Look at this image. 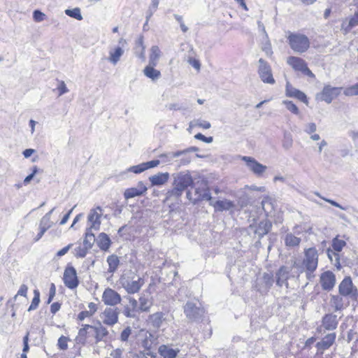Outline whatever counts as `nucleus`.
<instances>
[{
	"mask_svg": "<svg viewBox=\"0 0 358 358\" xmlns=\"http://www.w3.org/2000/svg\"><path fill=\"white\" fill-rule=\"evenodd\" d=\"M92 325L84 324L83 327L78 331V336L76 338V341L79 344H85L87 339V336L92 334Z\"/></svg>",
	"mask_w": 358,
	"mask_h": 358,
	"instance_id": "nucleus-29",
	"label": "nucleus"
},
{
	"mask_svg": "<svg viewBox=\"0 0 358 358\" xmlns=\"http://www.w3.org/2000/svg\"><path fill=\"white\" fill-rule=\"evenodd\" d=\"M164 320V314L162 312H157L148 317L149 322L155 328H159Z\"/></svg>",
	"mask_w": 358,
	"mask_h": 358,
	"instance_id": "nucleus-34",
	"label": "nucleus"
},
{
	"mask_svg": "<svg viewBox=\"0 0 358 358\" xmlns=\"http://www.w3.org/2000/svg\"><path fill=\"white\" fill-rule=\"evenodd\" d=\"M184 313L189 320L196 321L201 318L204 311L196 303L187 301L184 306Z\"/></svg>",
	"mask_w": 358,
	"mask_h": 358,
	"instance_id": "nucleus-7",
	"label": "nucleus"
},
{
	"mask_svg": "<svg viewBox=\"0 0 358 358\" xmlns=\"http://www.w3.org/2000/svg\"><path fill=\"white\" fill-rule=\"evenodd\" d=\"M91 229H87L85 233V237L83 241V245L87 248L90 249L95 241L94 235L90 231Z\"/></svg>",
	"mask_w": 358,
	"mask_h": 358,
	"instance_id": "nucleus-41",
	"label": "nucleus"
},
{
	"mask_svg": "<svg viewBox=\"0 0 358 358\" xmlns=\"http://www.w3.org/2000/svg\"><path fill=\"white\" fill-rule=\"evenodd\" d=\"M285 93L287 96L296 98L306 104L308 103L306 95L303 92L292 87L289 83H287Z\"/></svg>",
	"mask_w": 358,
	"mask_h": 358,
	"instance_id": "nucleus-20",
	"label": "nucleus"
},
{
	"mask_svg": "<svg viewBox=\"0 0 358 358\" xmlns=\"http://www.w3.org/2000/svg\"><path fill=\"white\" fill-rule=\"evenodd\" d=\"M182 155H184L183 151L164 153L159 155V158L161 159L160 162L163 163H171L174 158L178 157Z\"/></svg>",
	"mask_w": 358,
	"mask_h": 358,
	"instance_id": "nucleus-38",
	"label": "nucleus"
},
{
	"mask_svg": "<svg viewBox=\"0 0 358 358\" xmlns=\"http://www.w3.org/2000/svg\"><path fill=\"white\" fill-rule=\"evenodd\" d=\"M28 287L26 285L23 284L20 286L19 290L17 291V294L15 296V299L17 298V296H22L26 297L27 294Z\"/></svg>",
	"mask_w": 358,
	"mask_h": 358,
	"instance_id": "nucleus-59",
	"label": "nucleus"
},
{
	"mask_svg": "<svg viewBox=\"0 0 358 358\" xmlns=\"http://www.w3.org/2000/svg\"><path fill=\"white\" fill-rule=\"evenodd\" d=\"M97 245L102 250H107L110 245V239L105 233H101L96 240Z\"/></svg>",
	"mask_w": 358,
	"mask_h": 358,
	"instance_id": "nucleus-36",
	"label": "nucleus"
},
{
	"mask_svg": "<svg viewBox=\"0 0 358 358\" xmlns=\"http://www.w3.org/2000/svg\"><path fill=\"white\" fill-rule=\"evenodd\" d=\"M63 279L64 285L69 289H75L78 285L79 281L77 273L75 268L72 266H69L66 268Z\"/></svg>",
	"mask_w": 358,
	"mask_h": 358,
	"instance_id": "nucleus-8",
	"label": "nucleus"
},
{
	"mask_svg": "<svg viewBox=\"0 0 358 358\" xmlns=\"http://www.w3.org/2000/svg\"><path fill=\"white\" fill-rule=\"evenodd\" d=\"M124 53V50L120 47H117L114 50H110L109 52L108 60L113 64H116L120 59V57Z\"/></svg>",
	"mask_w": 358,
	"mask_h": 358,
	"instance_id": "nucleus-37",
	"label": "nucleus"
},
{
	"mask_svg": "<svg viewBox=\"0 0 358 358\" xmlns=\"http://www.w3.org/2000/svg\"><path fill=\"white\" fill-rule=\"evenodd\" d=\"M143 164H144V166H145V170H147L148 169H151V168L157 166L160 164V160H159V159L152 160L150 162H144Z\"/></svg>",
	"mask_w": 358,
	"mask_h": 358,
	"instance_id": "nucleus-58",
	"label": "nucleus"
},
{
	"mask_svg": "<svg viewBox=\"0 0 358 358\" xmlns=\"http://www.w3.org/2000/svg\"><path fill=\"white\" fill-rule=\"evenodd\" d=\"M57 89L59 91V96H62L69 92V89L63 80L59 81V85Z\"/></svg>",
	"mask_w": 358,
	"mask_h": 358,
	"instance_id": "nucleus-53",
	"label": "nucleus"
},
{
	"mask_svg": "<svg viewBox=\"0 0 358 358\" xmlns=\"http://www.w3.org/2000/svg\"><path fill=\"white\" fill-rule=\"evenodd\" d=\"M350 24L348 25V27H357L358 26V12L355 13L353 16H352L350 18Z\"/></svg>",
	"mask_w": 358,
	"mask_h": 358,
	"instance_id": "nucleus-63",
	"label": "nucleus"
},
{
	"mask_svg": "<svg viewBox=\"0 0 358 358\" xmlns=\"http://www.w3.org/2000/svg\"><path fill=\"white\" fill-rule=\"evenodd\" d=\"M173 185H176L183 191L194 184L193 178L189 171H181L173 175Z\"/></svg>",
	"mask_w": 358,
	"mask_h": 358,
	"instance_id": "nucleus-4",
	"label": "nucleus"
},
{
	"mask_svg": "<svg viewBox=\"0 0 358 358\" xmlns=\"http://www.w3.org/2000/svg\"><path fill=\"white\" fill-rule=\"evenodd\" d=\"M288 43L290 48L298 53H303L306 52L310 47V41L308 38L301 34L290 33L287 37Z\"/></svg>",
	"mask_w": 358,
	"mask_h": 358,
	"instance_id": "nucleus-3",
	"label": "nucleus"
},
{
	"mask_svg": "<svg viewBox=\"0 0 358 358\" xmlns=\"http://www.w3.org/2000/svg\"><path fill=\"white\" fill-rule=\"evenodd\" d=\"M341 87L324 86L320 94L321 99L327 103H331L341 94Z\"/></svg>",
	"mask_w": 358,
	"mask_h": 358,
	"instance_id": "nucleus-15",
	"label": "nucleus"
},
{
	"mask_svg": "<svg viewBox=\"0 0 358 358\" xmlns=\"http://www.w3.org/2000/svg\"><path fill=\"white\" fill-rule=\"evenodd\" d=\"M131 334V329L129 327L125 328L120 334L122 341H127Z\"/></svg>",
	"mask_w": 358,
	"mask_h": 358,
	"instance_id": "nucleus-55",
	"label": "nucleus"
},
{
	"mask_svg": "<svg viewBox=\"0 0 358 358\" xmlns=\"http://www.w3.org/2000/svg\"><path fill=\"white\" fill-rule=\"evenodd\" d=\"M258 63V74L262 81L264 83L273 85L275 81L273 77L271 67L269 64L262 58L259 59Z\"/></svg>",
	"mask_w": 358,
	"mask_h": 358,
	"instance_id": "nucleus-5",
	"label": "nucleus"
},
{
	"mask_svg": "<svg viewBox=\"0 0 358 358\" xmlns=\"http://www.w3.org/2000/svg\"><path fill=\"white\" fill-rule=\"evenodd\" d=\"M187 62L196 70H199L201 68V64L198 59L189 57L187 59Z\"/></svg>",
	"mask_w": 358,
	"mask_h": 358,
	"instance_id": "nucleus-61",
	"label": "nucleus"
},
{
	"mask_svg": "<svg viewBox=\"0 0 358 358\" xmlns=\"http://www.w3.org/2000/svg\"><path fill=\"white\" fill-rule=\"evenodd\" d=\"M145 166H144V164L141 163L140 164H138V165H136V166H132L129 167L127 169V171L133 172V173H134L136 174H139V173L143 172L144 171H145Z\"/></svg>",
	"mask_w": 358,
	"mask_h": 358,
	"instance_id": "nucleus-48",
	"label": "nucleus"
},
{
	"mask_svg": "<svg viewBox=\"0 0 358 358\" xmlns=\"http://www.w3.org/2000/svg\"><path fill=\"white\" fill-rule=\"evenodd\" d=\"M68 338L64 336H62L58 340V346L61 350H65L68 348Z\"/></svg>",
	"mask_w": 358,
	"mask_h": 358,
	"instance_id": "nucleus-52",
	"label": "nucleus"
},
{
	"mask_svg": "<svg viewBox=\"0 0 358 358\" xmlns=\"http://www.w3.org/2000/svg\"><path fill=\"white\" fill-rule=\"evenodd\" d=\"M210 205H212L217 211L229 210L235 207L234 203L227 199L217 200L215 202H211Z\"/></svg>",
	"mask_w": 358,
	"mask_h": 358,
	"instance_id": "nucleus-27",
	"label": "nucleus"
},
{
	"mask_svg": "<svg viewBox=\"0 0 358 358\" xmlns=\"http://www.w3.org/2000/svg\"><path fill=\"white\" fill-rule=\"evenodd\" d=\"M315 194L335 207L339 208L340 209L344 210H346L348 209V207H343L341 205H340L338 202H336L332 199L324 198V197L322 196L319 193H315Z\"/></svg>",
	"mask_w": 358,
	"mask_h": 358,
	"instance_id": "nucleus-50",
	"label": "nucleus"
},
{
	"mask_svg": "<svg viewBox=\"0 0 358 358\" xmlns=\"http://www.w3.org/2000/svg\"><path fill=\"white\" fill-rule=\"evenodd\" d=\"M318 266V252L315 248H309L304 250V257L301 263L299 261L295 260L293 263L292 268H296L299 273L306 272V278L311 279L313 273L315 271Z\"/></svg>",
	"mask_w": 358,
	"mask_h": 358,
	"instance_id": "nucleus-1",
	"label": "nucleus"
},
{
	"mask_svg": "<svg viewBox=\"0 0 358 358\" xmlns=\"http://www.w3.org/2000/svg\"><path fill=\"white\" fill-rule=\"evenodd\" d=\"M327 254L330 261L332 263L334 261V265L339 269L341 268V264L338 253L329 248L327 250Z\"/></svg>",
	"mask_w": 358,
	"mask_h": 358,
	"instance_id": "nucleus-42",
	"label": "nucleus"
},
{
	"mask_svg": "<svg viewBox=\"0 0 358 358\" xmlns=\"http://www.w3.org/2000/svg\"><path fill=\"white\" fill-rule=\"evenodd\" d=\"M321 322V326L317 328V331L319 332L322 331V328L327 331L334 330L337 328L338 324L337 316L332 313L324 315L322 319Z\"/></svg>",
	"mask_w": 358,
	"mask_h": 358,
	"instance_id": "nucleus-12",
	"label": "nucleus"
},
{
	"mask_svg": "<svg viewBox=\"0 0 358 358\" xmlns=\"http://www.w3.org/2000/svg\"><path fill=\"white\" fill-rule=\"evenodd\" d=\"M34 298L32 299L31 305L28 308V311L36 310L40 303V292L38 289L34 290Z\"/></svg>",
	"mask_w": 358,
	"mask_h": 358,
	"instance_id": "nucleus-43",
	"label": "nucleus"
},
{
	"mask_svg": "<svg viewBox=\"0 0 358 358\" xmlns=\"http://www.w3.org/2000/svg\"><path fill=\"white\" fill-rule=\"evenodd\" d=\"M241 159L245 162L248 169L257 176H261L267 169L266 166L260 164L253 157L243 156Z\"/></svg>",
	"mask_w": 358,
	"mask_h": 358,
	"instance_id": "nucleus-10",
	"label": "nucleus"
},
{
	"mask_svg": "<svg viewBox=\"0 0 358 358\" xmlns=\"http://www.w3.org/2000/svg\"><path fill=\"white\" fill-rule=\"evenodd\" d=\"M301 238L295 236L292 233H288L285 237V243L288 247H296L300 244Z\"/></svg>",
	"mask_w": 358,
	"mask_h": 358,
	"instance_id": "nucleus-39",
	"label": "nucleus"
},
{
	"mask_svg": "<svg viewBox=\"0 0 358 358\" xmlns=\"http://www.w3.org/2000/svg\"><path fill=\"white\" fill-rule=\"evenodd\" d=\"M102 215V208L97 206L96 208L91 209L87 216L88 222L90 224V229L99 230L101 225V217Z\"/></svg>",
	"mask_w": 358,
	"mask_h": 358,
	"instance_id": "nucleus-11",
	"label": "nucleus"
},
{
	"mask_svg": "<svg viewBox=\"0 0 358 358\" xmlns=\"http://www.w3.org/2000/svg\"><path fill=\"white\" fill-rule=\"evenodd\" d=\"M89 249L87 248L85 246L81 247L78 246L76 248H75V255L77 257H85L87 253V250Z\"/></svg>",
	"mask_w": 358,
	"mask_h": 358,
	"instance_id": "nucleus-49",
	"label": "nucleus"
},
{
	"mask_svg": "<svg viewBox=\"0 0 358 358\" xmlns=\"http://www.w3.org/2000/svg\"><path fill=\"white\" fill-rule=\"evenodd\" d=\"M158 352L163 358H176L180 352V350L173 348L169 345H162L158 348Z\"/></svg>",
	"mask_w": 358,
	"mask_h": 358,
	"instance_id": "nucleus-24",
	"label": "nucleus"
},
{
	"mask_svg": "<svg viewBox=\"0 0 358 358\" xmlns=\"http://www.w3.org/2000/svg\"><path fill=\"white\" fill-rule=\"evenodd\" d=\"M343 94L348 96H353L358 95V83L353 85L346 87L343 91Z\"/></svg>",
	"mask_w": 358,
	"mask_h": 358,
	"instance_id": "nucleus-45",
	"label": "nucleus"
},
{
	"mask_svg": "<svg viewBox=\"0 0 358 358\" xmlns=\"http://www.w3.org/2000/svg\"><path fill=\"white\" fill-rule=\"evenodd\" d=\"M169 178V173H158L156 175L152 176L149 178V180L153 186H159L165 184Z\"/></svg>",
	"mask_w": 358,
	"mask_h": 358,
	"instance_id": "nucleus-30",
	"label": "nucleus"
},
{
	"mask_svg": "<svg viewBox=\"0 0 358 358\" xmlns=\"http://www.w3.org/2000/svg\"><path fill=\"white\" fill-rule=\"evenodd\" d=\"M336 333L328 334L322 339L321 341L317 343L316 348L318 350H326L334 344L336 341Z\"/></svg>",
	"mask_w": 358,
	"mask_h": 358,
	"instance_id": "nucleus-23",
	"label": "nucleus"
},
{
	"mask_svg": "<svg viewBox=\"0 0 358 358\" xmlns=\"http://www.w3.org/2000/svg\"><path fill=\"white\" fill-rule=\"evenodd\" d=\"M196 125L205 129H210L211 127V124L209 122L201 120H197Z\"/></svg>",
	"mask_w": 358,
	"mask_h": 358,
	"instance_id": "nucleus-62",
	"label": "nucleus"
},
{
	"mask_svg": "<svg viewBox=\"0 0 358 358\" xmlns=\"http://www.w3.org/2000/svg\"><path fill=\"white\" fill-rule=\"evenodd\" d=\"M127 299L129 303L124 306L122 313L126 317L134 318L138 311V301L131 296H128Z\"/></svg>",
	"mask_w": 358,
	"mask_h": 358,
	"instance_id": "nucleus-18",
	"label": "nucleus"
},
{
	"mask_svg": "<svg viewBox=\"0 0 358 358\" xmlns=\"http://www.w3.org/2000/svg\"><path fill=\"white\" fill-rule=\"evenodd\" d=\"M108 334V331L101 323L92 326V335L94 336L96 343L102 341Z\"/></svg>",
	"mask_w": 358,
	"mask_h": 358,
	"instance_id": "nucleus-26",
	"label": "nucleus"
},
{
	"mask_svg": "<svg viewBox=\"0 0 358 358\" xmlns=\"http://www.w3.org/2000/svg\"><path fill=\"white\" fill-rule=\"evenodd\" d=\"M317 129V126L315 123L310 122L306 125L305 132L308 134L314 133Z\"/></svg>",
	"mask_w": 358,
	"mask_h": 358,
	"instance_id": "nucleus-60",
	"label": "nucleus"
},
{
	"mask_svg": "<svg viewBox=\"0 0 358 358\" xmlns=\"http://www.w3.org/2000/svg\"><path fill=\"white\" fill-rule=\"evenodd\" d=\"M183 192L182 189L176 185H173V188L166 192L164 201L170 202L171 204L178 203Z\"/></svg>",
	"mask_w": 358,
	"mask_h": 358,
	"instance_id": "nucleus-21",
	"label": "nucleus"
},
{
	"mask_svg": "<svg viewBox=\"0 0 358 358\" xmlns=\"http://www.w3.org/2000/svg\"><path fill=\"white\" fill-rule=\"evenodd\" d=\"M350 24V20H348L347 19L343 20L341 24V29L344 31L345 34L348 33L353 27H348V25Z\"/></svg>",
	"mask_w": 358,
	"mask_h": 358,
	"instance_id": "nucleus-64",
	"label": "nucleus"
},
{
	"mask_svg": "<svg viewBox=\"0 0 358 358\" xmlns=\"http://www.w3.org/2000/svg\"><path fill=\"white\" fill-rule=\"evenodd\" d=\"M287 63L295 71H301L309 78H315L314 73L309 69L306 62L303 59L291 56L287 58Z\"/></svg>",
	"mask_w": 358,
	"mask_h": 358,
	"instance_id": "nucleus-6",
	"label": "nucleus"
},
{
	"mask_svg": "<svg viewBox=\"0 0 358 358\" xmlns=\"http://www.w3.org/2000/svg\"><path fill=\"white\" fill-rule=\"evenodd\" d=\"M195 138L198 139V140H201L205 143H212L213 141V138L212 136H209V137H206L204 135H203L202 134H197L195 135Z\"/></svg>",
	"mask_w": 358,
	"mask_h": 358,
	"instance_id": "nucleus-57",
	"label": "nucleus"
},
{
	"mask_svg": "<svg viewBox=\"0 0 358 358\" xmlns=\"http://www.w3.org/2000/svg\"><path fill=\"white\" fill-rule=\"evenodd\" d=\"M282 104H284L286 107V108L289 110L291 113H292L294 115H299V110L298 107L291 101L288 100H284L282 101Z\"/></svg>",
	"mask_w": 358,
	"mask_h": 358,
	"instance_id": "nucleus-46",
	"label": "nucleus"
},
{
	"mask_svg": "<svg viewBox=\"0 0 358 358\" xmlns=\"http://www.w3.org/2000/svg\"><path fill=\"white\" fill-rule=\"evenodd\" d=\"M119 282L129 294L137 293L144 285L143 279L131 272L123 274L120 278Z\"/></svg>",
	"mask_w": 358,
	"mask_h": 358,
	"instance_id": "nucleus-2",
	"label": "nucleus"
},
{
	"mask_svg": "<svg viewBox=\"0 0 358 358\" xmlns=\"http://www.w3.org/2000/svg\"><path fill=\"white\" fill-rule=\"evenodd\" d=\"M338 291L341 296H347L355 295L357 289L354 287L351 278L345 277L340 283Z\"/></svg>",
	"mask_w": 358,
	"mask_h": 358,
	"instance_id": "nucleus-13",
	"label": "nucleus"
},
{
	"mask_svg": "<svg viewBox=\"0 0 358 358\" xmlns=\"http://www.w3.org/2000/svg\"><path fill=\"white\" fill-rule=\"evenodd\" d=\"M138 310L141 312H149L153 303L150 292L148 290L143 291L138 299Z\"/></svg>",
	"mask_w": 358,
	"mask_h": 358,
	"instance_id": "nucleus-17",
	"label": "nucleus"
},
{
	"mask_svg": "<svg viewBox=\"0 0 358 358\" xmlns=\"http://www.w3.org/2000/svg\"><path fill=\"white\" fill-rule=\"evenodd\" d=\"M106 262L108 264V273L112 276L120 265L119 257L115 255H111L107 257Z\"/></svg>",
	"mask_w": 358,
	"mask_h": 358,
	"instance_id": "nucleus-33",
	"label": "nucleus"
},
{
	"mask_svg": "<svg viewBox=\"0 0 358 358\" xmlns=\"http://www.w3.org/2000/svg\"><path fill=\"white\" fill-rule=\"evenodd\" d=\"M45 15L38 10H36L33 13V18L34 21L41 22L45 20Z\"/></svg>",
	"mask_w": 358,
	"mask_h": 358,
	"instance_id": "nucleus-51",
	"label": "nucleus"
},
{
	"mask_svg": "<svg viewBox=\"0 0 358 358\" xmlns=\"http://www.w3.org/2000/svg\"><path fill=\"white\" fill-rule=\"evenodd\" d=\"M289 269L286 266H282L280 268L278 271L276 273V284L279 287L285 285L288 287L287 280L289 278Z\"/></svg>",
	"mask_w": 358,
	"mask_h": 358,
	"instance_id": "nucleus-25",
	"label": "nucleus"
},
{
	"mask_svg": "<svg viewBox=\"0 0 358 358\" xmlns=\"http://www.w3.org/2000/svg\"><path fill=\"white\" fill-rule=\"evenodd\" d=\"M320 282L324 290L330 291L336 284V276L331 271H325L321 274Z\"/></svg>",
	"mask_w": 358,
	"mask_h": 358,
	"instance_id": "nucleus-16",
	"label": "nucleus"
},
{
	"mask_svg": "<svg viewBox=\"0 0 358 358\" xmlns=\"http://www.w3.org/2000/svg\"><path fill=\"white\" fill-rule=\"evenodd\" d=\"M345 244L344 241L335 238L332 241V248L335 252H338L342 250Z\"/></svg>",
	"mask_w": 358,
	"mask_h": 358,
	"instance_id": "nucleus-47",
	"label": "nucleus"
},
{
	"mask_svg": "<svg viewBox=\"0 0 358 358\" xmlns=\"http://www.w3.org/2000/svg\"><path fill=\"white\" fill-rule=\"evenodd\" d=\"M66 15L73 18H75L78 20H83V16L80 13V9L79 8H75L73 9H66L65 10Z\"/></svg>",
	"mask_w": 358,
	"mask_h": 358,
	"instance_id": "nucleus-44",
	"label": "nucleus"
},
{
	"mask_svg": "<svg viewBox=\"0 0 358 358\" xmlns=\"http://www.w3.org/2000/svg\"><path fill=\"white\" fill-rule=\"evenodd\" d=\"M186 196H187V198L189 200V201H192L194 203H196L200 201H203V200H206V201H212V196L209 192V190L208 189V188H203V193L201 194V196H199V197L197 198H192V192L188 190L186 192Z\"/></svg>",
	"mask_w": 358,
	"mask_h": 358,
	"instance_id": "nucleus-31",
	"label": "nucleus"
},
{
	"mask_svg": "<svg viewBox=\"0 0 358 358\" xmlns=\"http://www.w3.org/2000/svg\"><path fill=\"white\" fill-rule=\"evenodd\" d=\"M262 206L265 213H268L273 208L271 201L268 199L262 201Z\"/></svg>",
	"mask_w": 358,
	"mask_h": 358,
	"instance_id": "nucleus-56",
	"label": "nucleus"
},
{
	"mask_svg": "<svg viewBox=\"0 0 358 358\" xmlns=\"http://www.w3.org/2000/svg\"><path fill=\"white\" fill-rule=\"evenodd\" d=\"M147 187L142 181L138 182L135 187L128 188L124 191V196L125 199L134 198L135 196L143 195L147 191Z\"/></svg>",
	"mask_w": 358,
	"mask_h": 358,
	"instance_id": "nucleus-19",
	"label": "nucleus"
},
{
	"mask_svg": "<svg viewBox=\"0 0 358 358\" xmlns=\"http://www.w3.org/2000/svg\"><path fill=\"white\" fill-rule=\"evenodd\" d=\"M156 66L148 64L143 69L144 75L153 81L157 80L161 77V72L155 69Z\"/></svg>",
	"mask_w": 358,
	"mask_h": 358,
	"instance_id": "nucleus-32",
	"label": "nucleus"
},
{
	"mask_svg": "<svg viewBox=\"0 0 358 358\" xmlns=\"http://www.w3.org/2000/svg\"><path fill=\"white\" fill-rule=\"evenodd\" d=\"M119 310L117 308H106L102 313L103 322L113 326L118 322Z\"/></svg>",
	"mask_w": 358,
	"mask_h": 358,
	"instance_id": "nucleus-14",
	"label": "nucleus"
},
{
	"mask_svg": "<svg viewBox=\"0 0 358 358\" xmlns=\"http://www.w3.org/2000/svg\"><path fill=\"white\" fill-rule=\"evenodd\" d=\"M52 226L50 219L48 218V215H44L41 220L40 227H44L48 229Z\"/></svg>",
	"mask_w": 358,
	"mask_h": 358,
	"instance_id": "nucleus-54",
	"label": "nucleus"
},
{
	"mask_svg": "<svg viewBox=\"0 0 358 358\" xmlns=\"http://www.w3.org/2000/svg\"><path fill=\"white\" fill-rule=\"evenodd\" d=\"M272 227L271 222L268 220L261 221L255 230V234H257L259 238H262L264 235L267 234L271 230Z\"/></svg>",
	"mask_w": 358,
	"mask_h": 358,
	"instance_id": "nucleus-28",
	"label": "nucleus"
},
{
	"mask_svg": "<svg viewBox=\"0 0 358 358\" xmlns=\"http://www.w3.org/2000/svg\"><path fill=\"white\" fill-rule=\"evenodd\" d=\"M274 280L273 274L271 273H264L261 279L259 280V291L266 292L272 287Z\"/></svg>",
	"mask_w": 358,
	"mask_h": 358,
	"instance_id": "nucleus-22",
	"label": "nucleus"
},
{
	"mask_svg": "<svg viewBox=\"0 0 358 358\" xmlns=\"http://www.w3.org/2000/svg\"><path fill=\"white\" fill-rule=\"evenodd\" d=\"M162 52L157 45H153L150 48V54L149 56V63L152 65H157L159 59L161 57Z\"/></svg>",
	"mask_w": 358,
	"mask_h": 358,
	"instance_id": "nucleus-35",
	"label": "nucleus"
},
{
	"mask_svg": "<svg viewBox=\"0 0 358 358\" xmlns=\"http://www.w3.org/2000/svg\"><path fill=\"white\" fill-rule=\"evenodd\" d=\"M330 305L336 311L341 310L343 308V299L338 295H333L330 299Z\"/></svg>",
	"mask_w": 358,
	"mask_h": 358,
	"instance_id": "nucleus-40",
	"label": "nucleus"
},
{
	"mask_svg": "<svg viewBox=\"0 0 358 358\" xmlns=\"http://www.w3.org/2000/svg\"><path fill=\"white\" fill-rule=\"evenodd\" d=\"M121 296L115 290L106 288L102 294L103 302L110 306H115L120 303Z\"/></svg>",
	"mask_w": 358,
	"mask_h": 358,
	"instance_id": "nucleus-9",
	"label": "nucleus"
}]
</instances>
